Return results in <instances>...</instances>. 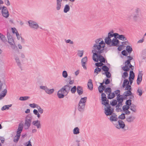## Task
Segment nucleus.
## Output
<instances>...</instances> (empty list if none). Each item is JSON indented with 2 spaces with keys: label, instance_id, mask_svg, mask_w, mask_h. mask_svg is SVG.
Masks as SVG:
<instances>
[{
  "label": "nucleus",
  "instance_id": "nucleus-1",
  "mask_svg": "<svg viewBox=\"0 0 146 146\" xmlns=\"http://www.w3.org/2000/svg\"><path fill=\"white\" fill-rule=\"evenodd\" d=\"M95 42L92 50L93 53V59L96 62H98L99 60L100 62L105 63V59L101 54L104 52L105 44L102 38L97 39Z\"/></svg>",
  "mask_w": 146,
  "mask_h": 146
},
{
  "label": "nucleus",
  "instance_id": "nucleus-2",
  "mask_svg": "<svg viewBox=\"0 0 146 146\" xmlns=\"http://www.w3.org/2000/svg\"><path fill=\"white\" fill-rule=\"evenodd\" d=\"M72 86L68 84L64 86L58 92L57 95L59 98H63L65 96L67 95L69 92Z\"/></svg>",
  "mask_w": 146,
  "mask_h": 146
},
{
  "label": "nucleus",
  "instance_id": "nucleus-3",
  "mask_svg": "<svg viewBox=\"0 0 146 146\" xmlns=\"http://www.w3.org/2000/svg\"><path fill=\"white\" fill-rule=\"evenodd\" d=\"M87 99L86 97H84L82 98L80 100L78 108V109L80 111L82 112L84 111Z\"/></svg>",
  "mask_w": 146,
  "mask_h": 146
},
{
  "label": "nucleus",
  "instance_id": "nucleus-4",
  "mask_svg": "<svg viewBox=\"0 0 146 146\" xmlns=\"http://www.w3.org/2000/svg\"><path fill=\"white\" fill-rule=\"evenodd\" d=\"M32 116L30 114L28 115L26 117L24 124V129L25 130L29 129L31 124Z\"/></svg>",
  "mask_w": 146,
  "mask_h": 146
},
{
  "label": "nucleus",
  "instance_id": "nucleus-5",
  "mask_svg": "<svg viewBox=\"0 0 146 146\" xmlns=\"http://www.w3.org/2000/svg\"><path fill=\"white\" fill-rule=\"evenodd\" d=\"M23 124L19 123V125L17 131V134L13 139V141L17 143L19 141L21 136V133L23 130Z\"/></svg>",
  "mask_w": 146,
  "mask_h": 146
},
{
  "label": "nucleus",
  "instance_id": "nucleus-6",
  "mask_svg": "<svg viewBox=\"0 0 146 146\" xmlns=\"http://www.w3.org/2000/svg\"><path fill=\"white\" fill-rule=\"evenodd\" d=\"M118 124L116 125V127L118 129H123L125 131L128 129L127 127L125 128V124L124 122L122 120H119L118 121Z\"/></svg>",
  "mask_w": 146,
  "mask_h": 146
},
{
  "label": "nucleus",
  "instance_id": "nucleus-7",
  "mask_svg": "<svg viewBox=\"0 0 146 146\" xmlns=\"http://www.w3.org/2000/svg\"><path fill=\"white\" fill-rule=\"evenodd\" d=\"M104 113L107 116H110L111 114L113 113L114 109L111 108L110 105L105 108Z\"/></svg>",
  "mask_w": 146,
  "mask_h": 146
},
{
  "label": "nucleus",
  "instance_id": "nucleus-8",
  "mask_svg": "<svg viewBox=\"0 0 146 146\" xmlns=\"http://www.w3.org/2000/svg\"><path fill=\"white\" fill-rule=\"evenodd\" d=\"M7 35L9 43L11 45V47L13 49H15V45L14 44L13 39L12 38V36H11L10 34L8 32L7 33Z\"/></svg>",
  "mask_w": 146,
  "mask_h": 146
},
{
  "label": "nucleus",
  "instance_id": "nucleus-9",
  "mask_svg": "<svg viewBox=\"0 0 146 146\" xmlns=\"http://www.w3.org/2000/svg\"><path fill=\"white\" fill-rule=\"evenodd\" d=\"M2 9V13L3 17L7 18L9 16V14L7 8L5 6H3Z\"/></svg>",
  "mask_w": 146,
  "mask_h": 146
},
{
  "label": "nucleus",
  "instance_id": "nucleus-10",
  "mask_svg": "<svg viewBox=\"0 0 146 146\" xmlns=\"http://www.w3.org/2000/svg\"><path fill=\"white\" fill-rule=\"evenodd\" d=\"M40 87L41 89L44 90L46 93L49 94H52L54 91V89H49L46 86H40Z\"/></svg>",
  "mask_w": 146,
  "mask_h": 146
},
{
  "label": "nucleus",
  "instance_id": "nucleus-11",
  "mask_svg": "<svg viewBox=\"0 0 146 146\" xmlns=\"http://www.w3.org/2000/svg\"><path fill=\"white\" fill-rule=\"evenodd\" d=\"M29 27L32 28L37 29L39 27L38 25L35 22L30 20L28 21Z\"/></svg>",
  "mask_w": 146,
  "mask_h": 146
},
{
  "label": "nucleus",
  "instance_id": "nucleus-12",
  "mask_svg": "<svg viewBox=\"0 0 146 146\" xmlns=\"http://www.w3.org/2000/svg\"><path fill=\"white\" fill-rule=\"evenodd\" d=\"M110 116L108 118L111 121L113 122L117 121L118 118L117 115L115 113H113L111 114V115H110Z\"/></svg>",
  "mask_w": 146,
  "mask_h": 146
},
{
  "label": "nucleus",
  "instance_id": "nucleus-13",
  "mask_svg": "<svg viewBox=\"0 0 146 146\" xmlns=\"http://www.w3.org/2000/svg\"><path fill=\"white\" fill-rule=\"evenodd\" d=\"M135 117L130 115L126 118V121L129 123H131L134 122Z\"/></svg>",
  "mask_w": 146,
  "mask_h": 146
},
{
  "label": "nucleus",
  "instance_id": "nucleus-14",
  "mask_svg": "<svg viewBox=\"0 0 146 146\" xmlns=\"http://www.w3.org/2000/svg\"><path fill=\"white\" fill-rule=\"evenodd\" d=\"M142 76L143 74L141 72L139 71L137 80V84L139 85L141 82L142 80Z\"/></svg>",
  "mask_w": 146,
  "mask_h": 146
},
{
  "label": "nucleus",
  "instance_id": "nucleus-15",
  "mask_svg": "<svg viewBox=\"0 0 146 146\" xmlns=\"http://www.w3.org/2000/svg\"><path fill=\"white\" fill-rule=\"evenodd\" d=\"M88 61L87 58L86 56L83 58L81 60V63L82 66L83 67L84 69H86V67L85 66L86 62Z\"/></svg>",
  "mask_w": 146,
  "mask_h": 146
},
{
  "label": "nucleus",
  "instance_id": "nucleus-16",
  "mask_svg": "<svg viewBox=\"0 0 146 146\" xmlns=\"http://www.w3.org/2000/svg\"><path fill=\"white\" fill-rule=\"evenodd\" d=\"M62 0H56V7L57 10H60L62 6Z\"/></svg>",
  "mask_w": 146,
  "mask_h": 146
},
{
  "label": "nucleus",
  "instance_id": "nucleus-17",
  "mask_svg": "<svg viewBox=\"0 0 146 146\" xmlns=\"http://www.w3.org/2000/svg\"><path fill=\"white\" fill-rule=\"evenodd\" d=\"M119 42V41L118 39L113 38L112 40L111 46H119L118 44Z\"/></svg>",
  "mask_w": 146,
  "mask_h": 146
},
{
  "label": "nucleus",
  "instance_id": "nucleus-18",
  "mask_svg": "<svg viewBox=\"0 0 146 146\" xmlns=\"http://www.w3.org/2000/svg\"><path fill=\"white\" fill-rule=\"evenodd\" d=\"M32 124L35 126H36L38 129L41 128L40 121L39 120H37L33 121L32 122Z\"/></svg>",
  "mask_w": 146,
  "mask_h": 146
},
{
  "label": "nucleus",
  "instance_id": "nucleus-19",
  "mask_svg": "<svg viewBox=\"0 0 146 146\" xmlns=\"http://www.w3.org/2000/svg\"><path fill=\"white\" fill-rule=\"evenodd\" d=\"M88 86L89 89L90 90H92L93 88V85L92 84V80L91 79H90L88 80Z\"/></svg>",
  "mask_w": 146,
  "mask_h": 146
},
{
  "label": "nucleus",
  "instance_id": "nucleus-20",
  "mask_svg": "<svg viewBox=\"0 0 146 146\" xmlns=\"http://www.w3.org/2000/svg\"><path fill=\"white\" fill-rule=\"evenodd\" d=\"M131 17H133V21H136L138 20V18L139 17V16L138 14H133V15H131L129 17L130 19H131Z\"/></svg>",
  "mask_w": 146,
  "mask_h": 146
},
{
  "label": "nucleus",
  "instance_id": "nucleus-21",
  "mask_svg": "<svg viewBox=\"0 0 146 146\" xmlns=\"http://www.w3.org/2000/svg\"><path fill=\"white\" fill-rule=\"evenodd\" d=\"M77 91L79 95H81L83 94V90L82 87L78 86L77 88Z\"/></svg>",
  "mask_w": 146,
  "mask_h": 146
},
{
  "label": "nucleus",
  "instance_id": "nucleus-22",
  "mask_svg": "<svg viewBox=\"0 0 146 146\" xmlns=\"http://www.w3.org/2000/svg\"><path fill=\"white\" fill-rule=\"evenodd\" d=\"M122 69L125 72H128L130 70V68L127 64H125V66L122 67Z\"/></svg>",
  "mask_w": 146,
  "mask_h": 146
},
{
  "label": "nucleus",
  "instance_id": "nucleus-23",
  "mask_svg": "<svg viewBox=\"0 0 146 146\" xmlns=\"http://www.w3.org/2000/svg\"><path fill=\"white\" fill-rule=\"evenodd\" d=\"M105 42L108 45H110L111 43L112 40L110 37H108L105 38Z\"/></svg>",
  "mask_w": 146,
  "mask_h": 146
},
{
  "label": "nucleus",
  "instance_id": "nucleus-24",
  "mask_svg": "<svg viewBox=\"0 0 146 146\" xmlns=\"http://www.w3.org/2000/svg\"><path fill=\"white\" fill-rule=\"evenodd\" d=\"M132 94V92L130 90H128L124 92L123 94V95L126 97H127L131 96Z\"/></svg>",
  "mask_w": 146,
  "mask_h": 146
},
{
  "label": "nucleus",
  "instance_id": "nucleus-25",
  "mask_svg": "<svg viewBox=\"0 0 146 146\" xmlns=\"http://www.w3.org/2000/svg\"><path fill=\"white\" fill-rule=\"evenodd\" d=\"M101 71V69L98 67H96L94 70V76H97L99 72H100Z\"/></svg>",
  "mask_w": 146,
  "mask_h": 146
},
{
  "label": "nucleus",
  "instance_id": "nucleus-26",
  "mask_svg": "<svg viewBox=\"0 0 146 146\" xmlns=\"http://www.w3.org/2000/svg\"><path fill=\"white\" fill-rule=\"evenodd\" d=\"M15 59L17 65L20 68H21V64L18 57H16Z\"/></svg>",
  "mask_w": 146,
  "mask_h": 146
},
{
  "label": "nucleus",
  "instance_id": "nucleus-27",
  "mask_svg": "<svg viewBox=\"0 0 146 146\" xmlns=\"http://www.w3.org/2000/svg\"><path fill=\"white\" fill-rule=\"evenodd\" d=\"M121 95H120L117 97V99L118 103L121 104L123 101V98L122 97H121Z\"/></svg>",
  "mask_w": 146,
  "mask_h": 146
},
{
  "label": "nucleus",
  "instance_id": "nucleus-28",
  "mask_svg": "<svg viewBox=\"0 0 146 146\" xmlns=\"http://www.w3.org/2000/svg\"><path fill=\"white\" fill-rule=\"evenodd\" d=\"M73 132L74 134H78L80 133V129L78 127H76L73 130Z\"/></svg>",
  "mask_w": 146,
  "mask_h": 146
},
{
  "label": "nucleus",
  "instance_id": "nucleus-29",
  "mask_svg": "<svg viewBox=\"0 0 146 146\" xmlns=\"http://www.w3.org/2000/svg\"><path fill=\"white\" fill-rule=\"evenodd\" d=\"M70 10V7L68 5H66L64 8V12L65 13H66L69 11Z\"/></svg>",
  "mask_w": 146,
  "mask_h": 146
},
{
  "label": "nucleus",
  "instance_id": "nucleus-30",
  "mask_svg": "<svg viewBox=\"0 0 146 146\" xmlns=\"http://www.w3.org/2000/svg\"><path fill=\"white\" fill-rule=\"evenodd\" d=\"M129 84V82L127 79H125L124 80L123 82L122 85V87L124 88L126 86Z\"/></svg>",
  "mask_w": 146,
  "mask_h": 146
},
{
  "label": "nucleus",
  "instance_id": "nucleus-31",
  "mask_svg": "<svg viewBox=\"0 0 146 146\" xmlns=\"http://www.w3.org/2000/svg\"><path fill=\"white\" fill-rule=\"evenodd\" d=\"M115 97V95L113 93H111V92L110 93H109L108 94V98L109 99H111Z\"/></svg>",
  "mask_w": 146,
  "mask_h": 146
},
{
  "label": "nucleus",
  "instance_id": "nucleus-32",
  "mask_svg": "<svg viewBox=\"0 0 146 146\" xmlns=\"http://www.w3.org/2000/svg\"><path fill=\"white\" fill-rule=\"evenodd\" d=\"M130 110L133 112L135 113L136 112V106L134 104L130 106Z\"/></svg>",
  "mask_w": 146,
  "mask_h": 146
},
{
  "label": "nucleus",
  "instance_id": "nucleus-33",
  "mask_svg": "<svg viewBox=\"0 0 146 146\" xmlns=\"http://www.w3.org/2000/svg\"><path fill=\"white\" fill-rule=\"evenodd\" d=\"M142 89L141 88H138L137 93L139 96H141L142 94Z\"/></svg>",
  "mask_w": 146,
  "mask_h": 146
},
{
  "label": "nucleus",
  "instance_id": "nucleus-34",
  "mask_svg": "<svg viewBox=\"0 0 146 146\" xmlns=\"http://www.w3.org/2000/svg\"><path fill=\"white\" fill-rule=\"evenodd\" d=\"M135 77L134 73L133 71H130L129 77V78L132 79L133 80L134 79Z\"/></svg>",
  "mask_w": 146,
  "mask_h": 146
},
{
  "label": "nucleus",
  "instance_id": "nucleus-35",
  "mask_svg": "<svg viewBox=\"0 0 146 146\" xmlns=\"http://www.w3.org/2000/svg\"><path fill=\"white\" fill-rule=\"evenodd\" d=\"M117 38L120 40H127L126 38L125 37L124 35H119Z\"/></svg>",
  "mask_w": 146,
  "mask_h": 146
},
{
  "label": "nucleus",
  "instance_id": "nucleus-36",
  "mask_svg": "<svg viewBox=\"0 0 146 146\" xmlns=\"http://www.w3.org/2000/svg\"><path fill=\"white\" fill-rule=\"evenodd\" d=\"M126 50L129 53H130L132 51V48L130 46H127L126 47Z\"/></svg>",
  "mask_w": 146,
  "mask_h": 146
},
{
  "label": "nucleus",
  "instance_id": "nucleus-37",
  "mask_svg": "<svg viewBox=\"0 0 146 146\" xmlns=\"http://www.w3.org/2000/svg\"><path fill=\"white\" fill-rule=\"evenodd\" d=\"M106 86L103 85L101 86V88H98V90L100 93H102L104 90L106 89Z\"/></svg>",
  "mask_w": 146,
  "mask_h": 146
},
{
  "label": "nucleus",
  "instance_id": "nucleus-38",
  "mask_svg": "<svg viewBox=\"0 0 146 146\" xmlns=\"http://www.w3.org/2000/svg\"><path fill=\"white\" fill-rule=\"evenodd\" d=\"M30 97L29 96H23L20 97L19 100L21 101H25L29 99Z\"/></svg>",
  "mask_w": 146,
  "mask_h": 146
},
{
  "label": "nucleus",
  "instance_id": "nucleus-39",
  "mask_svg": "<svg viewBox=\"0 0 146 146\" xmlns=\"http://www.w3.org/2000/svg\"><path fill=\"white\" fill-rule=\"evenodd\" d=\"M102 74H106V77L108 78H109L111 76V74L110 72L108 71L106 72H105L104 73H103Z\"/></svg>",
  "mask_w": 146,
  "mask_h": 146
},
{
  "label": "nucleus",
  "instance_id": "nucleus-40",
  "mask_svg": "<svg viewBox=\"0 0 146 146\" xmlns=\"http://www.w3.org/2000/svg\"><path fill=\"white\" fill-rule=\"evenodd\" d=\"M111 89L110 88H108L105 90L104 92L107 94H108L111 92Z\"/></svg>",
  "mask_w": 146,
  "mask_h": 146
},
{
  "label": "nucleus",
  "instance_id": "nucleus-41",
  "mask_svg": "<svg viewBox=\"0 0 146 146\" xmlns=\"http://www.w3.org/2000/svg\"><path fill=\"white\" fill-rule=\"evenodd\" d=\"M102 70L105 72L108 71L109 70V68L106 66L104 65L102 66Z\"/></svg>",
  "mask_w": 146,
  "mask_h": 146
},
{
  "label": "nucleus",
  "instance_id": "nucleus-42",
  "mask_svg": "<svg viewBox=\"0 0 146 146\" xmlns=\"http://www.w3.org/2000/svg\"><path fill=\"white\" fill-rule=\"evenodd\" d=\"M0 38L4 42H5L6 40V38L5 36L0 33Z\"/></svg>",
  "mask_w": 146,
  "mask_h": 146
},
{
  "label": "nucleus",
  "instance_id": "nucleus-43",
  "mask_svg": "<svg viewBox=\"0 0 146 146\" xmlns=\"http://www.w3.org/2000/svg\"><path fill=\"white\" fill-rule=\"evenodd\" d=\"M118 118L119 119L121 120L124 119L125 118V114L124 113H122L121 115L119 116Z\"/></svg>",
  "mask_w": 146,
  "mask_h": 146
},
{
  "label": "nucleus",
  "instance_id": "nucleus-44",
  "mask_svg": "<svg viewBox=\"0 0 146 146\" xmlns=\"http://www.w3.org/2000/svg\"><path fill=\"white\" fill-rule=\"evenodd\" d=\"M84 52L83 50H78V51L77 55L80 57H82L83 55Z\"/></svg>",
  "mask_w": 146,
  "mask_h": 146
},
{
  "label": "nucleus",
  "instance_id": "nucleus-45",
  "mask_svg": "<svg viewBox=\"0 0 146 146\" xmlns=\"http://www.w3.org/2000/svg\"><path fill=\"white\" fill-rule=\"evenodd\" d=\"M29 106L31 108H37L38 105L36 104L33 103L29 104Z\"/></svg>",
  "mask_w": 146,
  "mask_h": 146
},
{
  "label": "nucleus",
  "instance_id": "nucleus-46",
  "mask_svg": "<svg viewBox=\"0 0 146 146\" xmlns=\"http://www.w3.org/2000/svg\"><path fill=\"white\" fill-rule=\"evenodd\" d=\"M120 91L119 90H117L114 91V92H113L114 93V95H116L117 96V97L119 96L120 95Z\"/></svg>",
  "mask_w": 146,
  "mask_h": 146
},
{
  "label": "nucleus",
  "instance_id": "nucleus-47",
  "mask_svg": "<svg viewBox=\"0 0 146 146\" xmlns=\"http://www.w3.org/2000/svg\"><path fill=\"white\" fill-rule=\"evenodd\" d=\"M37 109L38 110V112L40 113L41 114H42L43 113V110L40 107L38 106L37 108Z\"/></svg>",
  "mask_w": 146,
  "mask_h": 146
},
{
  "label": "nucleus",
  "instance_id": "nucleus-48",
  "mask_svg": "<svg viewBox=\"0 0 146 146\" xmlns=\"http://www.w3.org/2000/svg\"><path fill=\"white\" fill-rule=\"evenodd\" d=\"M130 108V106L127 105H124L122 107V109L123 111L128 110Z\"/></svg>",
  "mask_w": 146,
  "mask_h": 146
},
{
  "label": "nucleus",
  "instance_id": "nucleus-49",
  "mask_svg": "<svg viewBox=\"0 0 146 146\" xmlns=\"http://www.w3.org/2000/svg\"><path fill=\"white\" fill-rule=\"evenodd\" d=\"M62 76L63 77L65 78L68 76V74L66 71L64 70L62 72Z\"/></svg>",
  "mask_w": 146,
  "mask_h": 146
},
{
  "label": "nucleus",
  "instance_id": "nucleus-50",
  "mask_svg": "<svg viewBox=\"0 0 146 146\" xmlns=\"http://www.w3.org/2000/svg\"><path fill=\"white\" fill-rule=\"evenodd\" d=\"M76 86H74L73 87L71 88V91L73 94H74L76 92Z\"/></svg>",
  "mask_w": 146,
  "mask_h": 146
},
{
  "label": "nucleus",
  "instance_id": "nucleus-51",
  "mask_svg": "<svg viewBox=\"0 0 146 146\" xmlns=\"http://www.w3.org/2000/svg\"><path fill=\"white\" fill-rule=\"evenodd\" d=\"M125 104L127 105L130 106L131 104V100L130 99L127 100Z\"/></svg>",
  "mask_w": 146,
  "mask_h": 146
},
{
  "label": "nucleus",
  "instance_id": "nucleus-52",
  "mask_svg": "<svg viewBox=\"0 0 146 146\" xmlns=\"http://www.w3.org/2000/svg\"><path fill=\"white\" fill-rule=\"evenodd\" d=\"M113 31H111L110 32H109L108 33V37H110V38H111L113 37Z\"/></svg>",
  "mask_w": 146,
  "mask_h": 146
},
{
  "label": "nucleus",
  "instance_id": "nucleus-53",
  "mask_svg": "<svg viewBox=\"0 0 146 146\" xmlns=\"http://www.w3.org/2000/svg\"><path fill=\"white\" fill-rule=\"evenodd\" d=\"M102 103V104L103 105H105L107 107L109 105H110L109 104V101L108 100H106V101Z\"/></svg>",
  "mask_w": 146,
  "mask_h": 146
},
{
  "label": "nucleus",
  "instance_id": "nucleus-54",
  "mask_svg": "<svg viewBox=\"0 0 146 146\" xmlns=\"http://www.w3.org/2000/svg\"><path fill=\"white\" fill-rule=\"evenodd\" d=\"M104 64L102 62L96 63H95L96 66L98 67L102 66Z\"/></svg>",
  "mask_w": 146,
  "mask_h": 146
},
{
  "label": "nucleus",
  "instance_id": "nucleus-55",
  "mask_svg": "<svg viewBox=\"0 0 146 146\" xmlns=\"http://www.w3.org/2000/svg\"><path fill=\"white\" fill-rule=\"evenodd\" d=\"M126 87L125 88V90H130L131 89V87L130 85H128L126 86Z\"/></svg>",
  "mask_w": 146,
  "mask_h": 146
},
{
  "label": "nucleus",
  "instance_id": "nucleus-56",
  "mask_svg": "<svg viewBox=\"0 0 146 146\" xmlns=\"http://www.w3.org/2000/svg\"><path fill=\"white\" fill-rule=\"evenodd\" d=\"M5 4L7 6H10L11 5L10 2L9 0H4Z\"/></svg>",
  "mask_w": 146,
  "mask_h": 146
},
{
  "label": "nucleus",
  "instance_id": "nucleus-57",
  "mask_svg": "<svg viewBox=\"0 0 146 146\" xmlns=\"http://www.w3.org/2000/svg\"><path fill=\"white\" fill-rule=\"evenodd\" d=\"M117 101L116 100H113L111 103V105L112 106H115L117 104Z\"/></svg>",
  "mask_w": 146,
  "mask_h": 146
},
{
  "label": "nucleus",
  "instance_id": "nucleus-58",
  "mask_svg": "<svg viewBox=\"0 0 146 146\" xmlns=\"http://www.w3.org/2000/svg\"><path fill=\"white\" fill-rule=\"evenodd\" d=\"M127 58H128V60L125 62H128V63H129V62H131V61L133 59V57L130 56H127Z\"/></svg>",
  "mask_w": 146,
  "mask_h": 146
},
{
  "label": "nucleus",
  "instance_id": "nucleus-59",
  "mask_svg": "<svg viewBox=\"0 0 146 146\" xmlns=\"http://www.w3.org/2000/svg\"><path fill=\"white\" fill-rule=\"evenodd\" d=\"M128 76V73L126 72L123 73V74L122 76V77L123 78L125 79V77H127Z\"/></svg>",
  "mask_w": 146,
  "mask_h": 146
},
{
  "label": "nucleus",
  "instance_id": "nucleus-60",
  "mask_svg": "<svg viewBox=\"0 0 146 146\" xmlns=\"http://www.w3.org/2000/svg\"><path fill=\"white\" fill-rule=\"evenodd\" d=\"M121 53L123 55L126 56H127L128 54L126 51L125 50H123L122 51Z\"/></svg>",
  "mask_w": 146,
  "mask_h": 146
},
{
  "label": "nucleus",
  "instance_id": "nucleus-61",
  "mask_svg": "<svg viewBox=\"0 0 146 146\" xmlns=\"http://www.w3.org/2000/svg\"><path fill=\"white\" fill-rule=\"evenodd\" d=\"M66 42V43H69L70 44H73L74 43L72 41H71L70 39H68L65 41Z\"/></svg>",
  "mask_w": 146,
  "mask_h": 146
},
{
  "label": "nucleus",
  "instance_id": "nucleus-62",
  "mask_svg": "<svg viewBox=\"0 0 146 146\" xmlns=\"http://www.w3.org/2000/svg\"><path fill=\"white\" fill-rule=\"evenodd\" d=\"M7 89H5L2 92L1 94L2 96H3V95L5 94V95H6L7 93Z\"/></svg>",
  "mask_w": 146,
  "mask_h": 146
},
{
  "label": "nucleus",
  "instance_id": "nucleus-63",
  "mask_svg": "<svg viewBox=\"0 0 146 146\" xmlns=\"http://www.w3.org/2000/svg\"><path fill=\"white\" fill-rule=\"evenodd\" d=\"M113 35L115 38V39H116L117 38H118L117 37L119 35L117 33H113Z\"/></svg>",
  "mask_w": 146,
  "mask_h": 146
},
{
  "label": "nucleus",
  "instance_id": "nucleus-64",
  "mask_svg": "<svg viewBox=\"0 0 146 146\" xmlns=\"http://www.w3.org/2000/svg\"><path fill=\"white\" fill-rule=\"evenodd\" d=\"M123 111L125 113V114L126 115H129L131 113L130 111H129L128 110H125Z\"/></svg>",
  "mask_w": 146,
  "mask_h": 146
}]
</instances>
